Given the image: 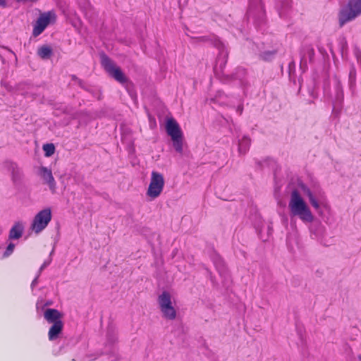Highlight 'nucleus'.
Returning <instances> with one entry per match:
<instances>
[{"label":"nucleus","instance_id":"f257e3e1","mask_svg":"<svg viewBox=\"0 0 361 361\" xmlns=\"http://www.w3.org/2000/svg\"><path fill=\"white\" fill-rule=\"evenodd\" d=\"M289 207L291 215L299 216L305 222L313 221L314 216L296 189L291 192Z\"/></svg>","mask_w":361,"mask_h":361},{"label":"nucleus","instance_id":"f03ea898","mask_svg":"<svg viewBox=\"0 0 361 361\" xmlns=\"http://www.w3.org/2000/svg\"><path fill=\"white\" fill-rule=\"evenodd\" d=\"M361 15V0H348L338 13V23L343 27L346 23Z\"/></svg>","mask_w":361,"mask_h":361},{"label":"nucleus","instance_id":"7ed1b4c3","mask_svg":"<svg viewBox=\"0 0 361 361\" xmlns=\"http://www.w3.org/2000/svg\"><path fill=\"white\" fill-rule=\"evenodd\" d=\"M167 134L171 137L173 146L178 153L183 152V136L181 129L173 118H168L166 123Z\"/></svg>","mask_w":361,"mask_h":361},{"label":"nucleus","instance_id":"20e7f679","mask_svg":"<svg viewBox=\"0 0 361 361\" xmlns=\"http://www.w3.org/2000/svg\"><path fill=\"white\" fill-rule=\"evenodd\" d=\"M101 64L106 72L116 81L121 84L127 82L128 78L120 67L116 66L114 62L104 52L100 54Z\"/></svg>","mask_w":361,"mask_h":361},{"label":"nucleus","instance_id":"39448f33","mask_svg":"<svg viewBox=\"0 0 361 361\" xmlns=\"http://www.w3.org/2000/svg\"><path fill=\"white\" fill-rule=\"evenodd\" d=\"M158 303L163 317L169 320H173L176 317V311L172 306L171 296L168 291H163L158 297Z\"/></svg>","mask_w":361,"mask_h":361},{"label":"nucleus","instance_id":"423d86ee","mask_svg":"<svg viewBox=\"0 0 361 361\" xmlns=\"http://www.w3.org/2000/svg\"><path fill=\"white\" fill-rule=\"evenodd\" d=\"M51 219V211L50 208H46L39 212L35 216L31 225L32 231L39 233L44 230Z\"/></svg>","mask_w":361,"mask_h":361},{"label":"nucleus","instance_id":"0eeeda50","mask_svg":"<svg viewBox=\"0 0 361 361\" xmlns=\"http://www.w3.org/2000/svg\"><path fill=\"white\" fill-rule=\"evenodd\" d=\"M164 185V179L161 173L152 171L150 183L147 194L152 198H156L161 194Z\"/></svg>","mask_w":361,"mask_h":361},{"label":"nucleus","instance_id":"6e6552de","mask_svg":"<svg viewBox=\"0 0 361 361\" xmlns=\"http://www.w3.org/2000/svg\"><path fill=\"white\" fill-rule=\"evenodd\" d=\"M4 168L11 173V180L16 187H20L23 185L24 174L22 169L16 163L11 161L4 162Z\"/></svg>","mask_w":361,"mask_h":361},{"label":"nucleus","instance_id":"1a4fd4ad","mask_svg":"<svg viewBox=\"0 0 361 361\" xmlns=\"http://www.w3.org/2000/svg\"><path fill=\"white\" fill-rule=\"evenodd\" d=\"M215 47L219 50V56L216 59V70H219L222 73L224 72V68L227 63L228 53L225 50L224 44L218 39L212 41Z\"/></svg>","mask_w":361,"mask_h":361},{"label":"nucleus","instance_id":"9d476101","mask_svg":"<svg viewBox=\"0 0 361 361\" xmlns=\"http://www.w3.org/2000/svg\"><path fill=\"white\" fill-rule=\"evenodd\" d=\"M249 17L258 20L262 22L264 18V8L262 5L261 0H256L255 4L254 1L252 0L247 11Z\"/></svg>","mask_w":361,"mask_h":361},{"label":"nucleus","instance_id":"9b49d317","mask_svg":"<svg viewBox=\"0 0 361 361\" xmlns=\"http://www.w3.org/2000/svg\"><path fill=\"white\" fill-rule=\"evenodd\" d=\"M50 22V13L42 14L37 19L34 26L32 35L37 37L47 27Z\"/></svg>","mask_w":361,"mask_h":361},{"label":"nucleus","instance_id":"f8f14e48","mask_svg":"<svg viewBox=\"0 0 361 361\" xmlns=\"http://www.w3.org/2000/svg\"><path fill=\"white\" fill-rule=\"evenodd\" d=\"M23 231L24 227L21 223H15L9 231L8 240H12L20 238L23 235Z\"/></svg>","mask_w":361,"mask_h":361},{"label":"nucleus","instance_id":"ddd939ff","mask_svg":"<svg viewBox=\"0 0 361 361\" xmlns=\"http://www.w3.org/2000/svg\"><path fill=\"white\" fill-rule=\"evenodd\" d=\"M63 323L62 321L54 322L50 327L48 335L50 341L56 340L62 332Z\"/></svg>","mask_w":361,"mask_h":361},{"label":"nucleus","instance_id":"4468645a","mask_svg":"<svg viewBox=\"0 0 361 361\" xmlns=\"http://www.w3.org/2000/svg\"><path fill=\"white\" fill-rule=\"evenodd\" d=\"M44 318L49 323H53L61 321L60 319L62 317L61 313L56 309H47L44 312Z\"/></svg>","mask_w":361,"mask_h":361},{"label":"nucleus","instance_id":"2eb2a0df","mask_svg":"<svg viewBox=\"0 0 361 361\" xmlns=\"http://www.w3.org/2000/svg\"><path fill=\"white\" fill-rule=\"evenodd\" d=\"M291 0H278L276 4V8L281 17H284L287 15L288 11L291 8Z\"/></svg>","mask_w":361,"mask_h":361},{"label":"nucleus","instance_id":"dca6fc26","mask_svg":"<svg viewBox=\"0 0 361 361\" xmlns=\"http://www.w3.org/2000/svg\"><path fill=\"white\" fill-rule=\"evenodd\" d=\"M42 176L43 179L47 182L49 185L50 189L54 190L55 188V180L52 176L51 171L48 169L46 167H42Z\"/></svg>","mask_w":361,"mask_h":361},{"label":"nucleus","instance_id":"f3484780","mask_svg":"<svg viewBox=\"0 0 361 361\" xmlns=\"http://www.w3.org/2000/svg\"><path fill=\"white\" fill-rule=\"evenodd\" d=\"M251 140L247 136H243V137L239 140L238 142V152L240 155H244L249 150Z\"/></svg>","mask_w":361,"mask_h":361},{"label":"nucleus","instance_id":"a211bd4d","mask_svg":"<svg viewBox=\"0 0 361 361\" xmlns=\"http://www.w3.org/2000/svg\"><path fill=\"white\" fill-rule=\"evenodd\" d=\"M37 54L42 59H50L53 54L52 48L48 45H43L38 49Z\"/></svg>","mask_w":361,"mask_h":361},{"label":"nucleus","instance_id":"6ab92c4d","mask_svg":"<svg viewBox=\"0 0 361 361\" xmlns=\"http://www.w3.org/2000/svg\"><path fill=\"white\" fill-rule=\"evenodd\" d=\"M216 269L219 272V274L224 278L225 280V285H226L229 281H230V275L227 271V269L225 268L224 264H221V262L216 264Z\"/></svg>","mask_w":361,"mask_h":361},{"label":"nucleus","instance_id":"aec40b11","mask_svg":"<svg viewBox=\"0 0 361 361\" xmlns=\"http://www.w3.org/2000/svg\"><path fill=\"white\" fill-rule=\"evenodd\" d=\"M247 75V71L243 67H238L235 70V73L232 75L233 79L243 80Z\"/></svg>","mask_w":361,"mask_h":361},{"label":"nucleus","instance_id":"412c9836","mask_svg":"<svg viewBox=\"0 0 361 361\" xmlns=\"http://www.w3.org/2000/svg\"><path fill=\"white\" fill-rule=\"evenodd\" d=\"M276 54V50L265 51L259 54V58L264 61H269L274 59Z\"/></svg>","mask_w":361,"mask_h":361},{"label":"nucleus","instance_id":"4be33fe9","mask_svg":"<svg viewBox=\"0 0 361 361\" xmlns=\"http://www.w3.org/2000/svg\"><path fill=\"white\" fill-rule=\"evenodd\" d=\"M42 148L44 152L45 157H51L55 152V146L52 143H47L44 145Z\"/></svg>","mask_w":361,"mask_h":361},{"label":"nucleus","instance_id":"5701e85b","mask_svg":"<svg viewBox=\"0 0 361 361\" xmlns=\"http://www.w3.org/2000/svg\"><path fill=\"white\" fill-rule=\"evenodd\" d=\"M356 79V70L355 68H351L349 72V84L352 88L355 83Z\"/></svg>","mask_w":361,"mask_h":361},{"label":"nucleus","instance_id":"b1692460","mask_svg":"<svg viewBox=\"0 0 361 361\" xmlns=\"http://www.w3.org/2000/svg\"><path fill=\"white\" fill-rule=\"evenodd\" d=\"M15 247H16V245L13 243L11 242L6 247V250L4 251V252L3 254V257H9L13 252Z\"/></svg>","mask_w":361,"mask_h":361},{"label":"nucleus","instance_id":"393cba45","mask_svg":"<svg viewBox=\"0 0 361 361\" xmlns=\"http://www.w3.org/2000/svg\"><path fill=\"white\" fill-rule=\"evenodd\" d=\"M300 188L303 191L304 194L308 197L309 200L314 197L310 189L305 184L302 183L300 185Z\"/></svg>","mask_w":361,"mask_h":361},{"label":"nucleus","instance_id":"a878e982","mask_svg":"<svg viewBox=\"0 0 361 361\" xmlns=\"http://www.w3.org/2000/svg\"><path fill=\"white\" fill-rule=\"evenodd\" d=\"M310 204H312V206L316 209H319V202H317V200H316L315 197L311 200H309Z\"/></svg>","mask_w":361,"mask_h":361},{"label":"nucleus","instance_id":"bb28decb","mask_svg":"<svg viewBox=\"0 0 361 361\" xmlns=\"http://www.w3.org/2000/svg\"><path fill=\"white\" fill-rule=\"evenodd\" d=\"M51 263V259L45 261L42 265L40 267L39 272L40 273L47 266H48Z\"/></svg>","mask_w":361,"mask_h":361},{"label":"nucleus","instance_id":"cd10ccee","mask_svg":"<svg viewBox=\"0 0 361 361\" xmlns=\"http://www.w3.org/2000/svg\"><path fill=\"white\" fill-rule=\"evenodd\" d=\"M39 274L35 278V279L32 281V283H31V288L32 289L34 288V287L37 285V282H38V277H39Z\"/></svg>","mask_w":361,"mask_h":361},{"label":"nucleus","instance_id":"c85d7f7f","mask_svg":"<svg viewBox=\"0 0 361 361\" xmlns=\"http://www.w3.org/2000/svg\"><path fill=\"white\" fill-rule=\"evenodd\" d=\"M77 82H78V85H79L81 88H82V89H84V90H86V88H85V83H84V82H83L82 80L79 79V80L77 81Z\"/></svg>","mask_w":361,"mask_h":361},{"label":"nucleus","instance_id":"c756f323","mask_svg":"<svg viewBox=\"0 0 361 361\" xmlns=\"http://www.w3.org/2000/svg\"><path fill=\"white\" fill-rule=\"evenodd\" d=\"M71 79H72V80H74V81H76V82L79 80V78L75 75H71Z\"/></svg>","mask_w":361,"mask_h":361},{"label":"nucleus","instance_id":"7c9ffc66","mask_svg":"<svg viewBox=\"0 0 361 361\" xmlns=\"http://www.w3.org/2000/svg\"><path fill=\"white\" fill-rule=\"evenodd\" d=\"M243 106L240 105V106H238L237 111H238L240 114H242V112H243Z\"/></svg>","mask_w":361,"mask_h":361},{"label":"nucleus","instance_id":"2f4dec72","mask_svg":"<svg viewBox=\"0 0 361 361\" xmlns=\"http://www.w3.org/2000/svg\"><path fill=\"white\" fill-rule=\"evenodd\" d=\"M7 6L6 0H1V7H6Z\"/></svg>","mask_w":361,"mask_h":361},{"label":"nucleus","instance_id":"473e14b6","mask_svg":"<svg viewBox=\"0 0 361 361\" xmlns=\"http://www.w3.org/2000/svg\"><path fill=\"white\" fill-rule=\"evenodd\" d=\"M37 0H17V1L18 2H21V1H36Z\"/></svg>","mask_w":361,"mask_h":361},{"label":"nucleus","instance_id":"72a5a7b5","mask_svg":"<svg viewBox=\"0 0 361 361\" xmlns=\"http://www.w3.org/2000/svg\"><path fill=\"white\" fill-rule=\"evenodd\" d=\"M309 51H310V56L311 57L314 54V50L312 48H311Z\"/></svg>","mask_w":361,"mask_h":361},{"label":"nucleus","instance_id":"f704fd0d","mask_svg":"<svg viewBox=\"0 0 361 361\" xmlns=\"http://www.w3.org/2000/svg\"><path fill=\"white\" fill-rule=\"evenodd\" d=\"M257 164L259 166H262V162L260 161H257Z\"/></svg>","mask_w":361,"mask_h":361},{"label":"nucleus","instance_id":"c9c22d12","mask_svg":"<svg viewBox=\"0 0 361 361\" xmlns=\"http://www.w3.org/2000/svg\"><path fill=\"white\" fill-rule=\"evenodd\" d=\"M357 359H358L360 361H361V355H357Z\"/></svg>","mask_w":361,"mask_h":361},{"label":"nucleus","instance_id":"e433bc0d","mask_svg":"<svg viewBox=\"0 0 361 361\" xmlns=\"http://www.w3.org/2000/svg\"><path fill=\"white\" fill-rule=\"evenodd\" d=\"M53 252H54V250H51L50 252V255H52Z\"/></svg>","mask_w":361,"mask_h":361},{"label":"nucleus","instance_id":"4c0bfd02","mask_svg":"<svg viewBox=\"0 0 361 361\" xmlns=\"http://www.w3.org/2000/svg\"><path fill=\"white\" fill-rule=\"evenodd\" d=\"M53 252H54V250H51L50 252V255H52Z\"/></svg>","mask_w":361,"mask_h":361},{"label":"nucleus","instance_id":"58836bf2","mask_svg":"<svg viewBox=\"0 0 361 361\" xmlns=\"http://www.w3.org/2000/svg\"><path fill=\"white\" fill-rule=\"evenodd\" d=\"M53 252H54V250H51L50 252V255H52Z\"/></svg>","mask_w":361,"mask_h":361}]
</instances>
